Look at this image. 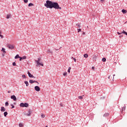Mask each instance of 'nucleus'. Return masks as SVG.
<instances>
[{
	"label": "nucleus",
	"instance_id": "obj_1",
	"mask_svg": "<svg viewBox=\"0 0 127 127\" xmlns=\"http://www.w3.org/2000/svg\"><path fill=\"white\" fill-rule=\"evenodd\" d=\"M53 4V2L50 0H47L46 2L44 4V5L47 7V8H52Z\"/></svg>",
	"mask_w": 127,
	"mask_h": 127
},
{
	"label": "nucleus",
	"instance_id": "obj_2",
	"mask_svg": "<svg viewBox=\"0 0 127 127\" xmlns=\"http://www.w3.org/2000/svg\"><path fill=\"white\" fill-rule=\"evenodd\" d=\"M52 8H55V9H62V7H60L58 3L56 2H53Z\"/></svg>",
	"mask_w": 127,
	"mask_h": 127
},
{
	"label": "nucleus",
	"instance_id": "obj_3",
	"mask_svg": "<svg viewBox=\"0 0 127 127\" xmlns=\"http://www.w3.org/2000/svg\"><path fill=\"white\" fill-rule=\"evenodd\" d=\"M35 62L38 66H43V63L41 62V59L40 58H38V60H35Z\"/></svg>",
	"mask_w": 127,
	"mask_h": 127
},
{
	"label": "nucleus",
	"instance_id": "obj_4",
	"mask_svg": "<svg viewBox=\"0 0 127 127\" xmlns=\"http://www.w3.org/2000/svg\"><path fill=\"white\" fill-rule=\"evenodd\" d=\"M31 114H32V112L30 110H27L24 112V115H25V116H27V117H30Z\"/></svg>",
	"mask_w": 127,
	"mask_h": 127
},
{
	"label": "nucleus",
	"instance_id": "obj_5",
	"mask_svg": "<svg viewBox=\"0 0 127 127\" xmlns=\"http://www.w3.org/2000/svg\"><path fill=\"white\" fill-rule=\"evenodd\" d=\"M20 107H21L22 108H24V107L25 108H27V107H28V104L27 103H21L20 104Z\"/></svg>",
	"mask_w": 127,
	"mask_h": 127
},
{
	"label": "nucleus",
	"instance_id": "obj_6",
	"mask_svg": "<svg viewBox=\"0 0 127 127\" xmlns=\"http://www.w3.org/2000/svg\"><path fill=\"white\" fill-rule=\"evenodd\" d=\"M6 47H7V48H8L9 49H13V48H14V45L10 44H7L6 45Z\"/></svg>",
	"mask_w": 127,
	"mask_h": 127
},
{
	"label": "nucleus",
	"instance_id": "obj_7",
	"mask_svg": "<svg viewBox=\"0 0 127 127\" xmlns=\"http://www.w3.org/2000/svg\"><path fill=\"white\" fill-rule=\"evenodd\" d=\"M34 89L37 92H39L40 91V87L38 86H35Z\"/></svg>",
	"mask_w": 127,
	"mask_h": 127
},
{
	"label": "nucleus",
	"instance_id": "obj_8",
	"mask_svg": "<svg viewBox=\"0 0 127 127\" xmlns=\"http://www.w3.org/2000/svg\"><path fill=\"white\" fill-rule=\"evenodd\" d=\"M29 83L30 84H33V83H37V84H39V83L38 82H37V81H36V80H31V79H30L29 80Z\"/></svg>",
	"mask_w": 127,
	"mask_h": 127
},
{
	"label": "nucleus",
	"instance_id": "obj_9",
	"mask_svg": "<svg viewBox=\"0 0 127 127\" xmlns=\"http://www.w3.org/2000/svg\"><path fill=\"white\" fill-rule=\"evenodd\" d=\"M28 75L30 78H34V76L31 74V73H30L29 71H28Z\"/></svg>",
	"mask_w": 127,
	"mask_h": 127
},
{
	"label": "nucleus",
	"instance_id": "obj_10",
	"mask_svg": "<svg viewBox=\"0 0 127 127\" xmlns=\"http://www.w3.org/2000/svg\"><path fill=\"white\" fill-rule=\"evenodd\" d=\"M11 99L13 101H16V97L15 95L11 96Z\"/></svg>",
	"mask_w": 127,
	"mask_h": 127
},
{
	"label": "nucleus",
	"instance_id": "obj_11",
	"mask_svg": "<svg viewBox=\"0 0 127 127\" xmlns=\"http://www.w3.org/2000/svg\"><path fill=\"white\" fill-rule=\"evenodd\" d=\"M25 59H26V56H23L22 57H20V60H20V61H21V60H24Z\"/></svg>",
	"mask_w": 127,
	"mask_h": 127
},
{
	"label": "nucleus",
	"instance_id": "obj_12",
	"mask_svg": "<svg viewBox=\"0 0 127 127\" xmlns=\"http://www.w3.org/2000/svg\"><path fill=\"white\" fill-rule=\"evenodd\" d=\"M122 12H123L124 14H126V13H127V10L123 9L122 10Z\"/></svg>",
	"mask_w": 127,
	"mask_h": 127
},
{
	"label": "nucleus",
	"instance_id": "obj_13",
	"mask_svg": "<svg viewBox=\"0 0 127 127\" xmlns=\"http://www.w3.org/2000/svg\"><path fill=\"white\" fill-rule=\"evenodd\" d=\"M24 83H25L26 87H28V86H29V83H28V81H25Z\"/></svg>",
	"mask_w": 127,
	"mask_h": 127
},
{
	"label": "nucleus",
	"instance_id": "obj_14",
	"mask_svg": "<svg viewBox=\"0 0 127 127\" xmlns=\"http://www.w3.org/2000/svg\"><path fill=\"white\" fill-rule=\"evenodd\" d=\"M1 112H5V108H4L3 107H1L0 109Z\"/></svg>",
	"mask_w": 127,
	"mask_h": 127
},
{
	"label": "nucleus",
	"instance_id": "obj_15",
	"mask_svg": "<svg viewBox=\"0 0 127 127\" xmlns=\"http://www.w3.org/2000/svg\"><path fill=\"white\" fill-rule=\"evenodd\" d=\"M1 51L3 52V53H6V52L5 51V49L2 48L1 50Z\"/></svg>",
	"mask_w": 127,
	"mask_h": 127
},
{
	"label": "nucleus",
	"instance_id": "obj_16",
	"mask_svg": "<svg viewBox=\"0 0 127 127\" xmlns=\"http://www.w3.org/2000/svg\"><path fill=\"white\" fill-rule=\"evenodd\" d=\"M18 58H20V57H19V55H16V56L14 57V59H17Z\"/></svg>",
	"mask_w": 127,
	"mask_h": 127
},
{
	"label": "nucleus",
	"instance_id": "obj_17",
	"mask_svg": "<svg viewBox=\"0 0 127 127\" xmlns=\"http://www.w3.org/2000/svg\"><path fill=\"white\" fill-rule=\"evenodd\" d=\"M10 17H11L10 14H7V15H6V18H7V19H8V18H10Z\"/></svg>",
	"mask_w": 127,
	"mask_h": 127
},
{
	"label": "nucleus",
	"instance_id": "obj_18",
	"mask_svg": "<svg viewBox=\"0 0 127 127\" xmlns=\"http://www.w3.org/2000/svg\"><path fill=\"white\" fill-rule=\"evenodd\" d=\"M83 97H84V95L79 96L78 99H79V100H83Z\"/></svg>",
	"mask_w": 127,
	"mask_h": 127
},
{
	"label": "nucleus",
	"instance_id": "obj_19",
	"mask_svg": "<svg viewBox=\"0 0 127 127\" xmlns=\"http://www.w3.org/2000/svg\"><path fill=\"white\" fill-rule=\"evenodd\" d=\"M41 117L42 119H44V118H45V115H44L43 114H41Z\"/></svg>",
	"mask_w": 127,
	"mask_h": 127
},
{
	"label": "nucleus",
	"instance_id": "obj_20",
	"mask_svg": "<svg viewBox=\"0 0 127 127\" xmlns=\"http://www.w3.org/2000/svg\"><path fill=\"white\" fill-rule=\"evenodd\" d=\"M33 5H34V4H33L32 3H29L28 4V6H33Z\"/></svg>",
	"mask_w": 127,
	"mask_h": 127
},
{
	"label": "nucleus",
	"instance_id": "obj_21",
	"mask_svg": "<svg viewBox=\"0 0 127 127\" xmlns=\"http://www.w3.org/2000/svg\"><path fill=\"white\" fill-rule=\"evenodd\" d=\"M106 60H106V58H102V62H106Z\"/></svg>",
	"mask_w": 127,
	"mask_h": 127
},
{
	"label": "nucleus",
	"instance_id": "obj_22",
	"mask_svg": "<svg viewBox=\"0 0 127 127\" xmlns=\"http://www.w3.org/2000/svg\"><path fill=\"white\" fill-rule=\"evenodd\" d=\"M84 58H88V54H84Z\"/></svg>",
	"mask_w": 127,
	"mask_h": 127
},
{
	"label": "nucleus",
	"instance_id": "obj_23",
	"mask_svg": "<svg viewBox=\"0 0 127 127\" xmlns=\"http://www.w3.org/2000/svg\"><path fill=\"white\" fill-rule=\"evenodd\" d=\"M3 115L4 117H6V116H7V112H4Z\"/></svg>",
	"mask_w": 127,
	"mask_h": 127
},
{
	"label": "nucleus",
	"instance_id": "obj_24",
	"mask_svg": "<svg viewBox=\"0 0 127 127\" xmlns=\"http://www.w3.org/2000/svg\"><path fill=\"white\" fill-rule=\"evenodd\" d=\"M108 116H109V113H105L103 117H108Z\"/></svg>",
	"mask_w": 127,
	"mask_h": 127
},
{
	"label": "nucleus",
	"instance_id": "obj_25",
	"mask_svg": "<svg viewBox=\"0 0 127 127\" xmlns=\"http://www.w3.org/2000/svg\"><path fill=\"white\" fill-rule=\"evenodd\" d=\"M22 78H23L24 79H26V75H24L23 74L22 76Z\"/></svg>",
	"mask_w": 127,
	"mask_h": 127
},
{
	"label": "nucleus",
	"instance_id": "obj_26",
	"mask_svg": "<svg viewBox=\"0 0 127 127\" xmlns=\"http://www.w3.org/2000/svg\"><path fill=\"white\" fill-rule=\"evenodd\" d=\"M19 127H23V124H22V123H20V124H19Z\"/></svg>",
	"mask_w": 127,
	"mask_h": 127
},
{
	"label": "nucleus",
	"instance_id": "obj_27",
	"mask_svg": "<svg viewBox=\"0 0 127 127\" xmlns=\"http://www.w3.org/2000/svg\"><path fill=\"white\" fill-rule=\"evenodd\" d=\"M5 107H8V102H5Z\"/></svg>",
	"mask_w": 127,
	"mask_h": 127
},
{
	"label": "nucleus",
	"instance_id": "obj_28",
	"mask_svg": "<svg viewBox=\"0 0 127 127\" xmlns=\"http://www.w3.org/2000/svg\"><path fill=\"white\" fill-rule=\"evenodd\" d=\"M70 70H71V67H68L67 72H68V73H70Z\"/></svg>",
	"mask_w": 127,
	"mask_h": 127
},
{
	"label": "nucleus",
	"instance_id": "obj_29",
	"mask_svg": "<svg viewBox=\"0 0 127 127\" xmlns=\"http://www.w3.org/2000/svg\"><path fill=\"white\" fill-rule=\"evenodd\" d=\"M24 0V2H25V3H27L28 2V0Z\"/></svg>",
	"mask_w": 127,
	"mask_h": 127
},
{
	"label": "nucleus",
	"instance_id": "obj_30",
	"mask_svg": "<svg viewBox=\"0 0 127 127\" xmlns=\"http://www.w3.org/2000/svg\"><path fill=\"white\" fill-rule=\"evenodd\" d=\"M122 33H124V34H126V35L127 36V32L125 31H123V32H122Z\"/></svg>",
	"mask_w": 127,
	"mask_h": 127
},
{
	"label": "nucleus",
	"instance_id": "obj_31",
	"mask_svg": "<svg viewBox=\"0 0 127 127\" xmlns=\"http://www.w3.org/2000/svg\"><path fill=\"white\" fill-rule=\"evenodd\" d=\"M48 52L49 53H53V52L50 51V50H48Z\"/></svg>",
	"mask_w": 127,
	"mask_h": 127
},
{
	"label": "nucleus",
	"instance_id": "obj_32",
	"mask_svg": "<svg viewBox=\"0 0 127 127\" xmlns=\"http://www.w3.org/2000/svg\"><path fill=\"white\" fill-rule=\"evenodd\" d=\"M12 65L13 66H16V64H15V62H14L12 63Z\"/></svg>",
	"mask_w": 127,
	"mask_h": 127
},
{
	"label": "nucleus",
	"instance_id": "obj_33",
	"mask_svg": "<svg viewBox=\"0 0 127 127\" xmlns=\"http://www.w3.org/2000/svg\"><path fill=\"white\" fill-rule=\"evenodd\" d=\"M76 26H78V27H80L81 24H76Z\"/></svg>",
	"mask_w": 127,
	"mask_h": 127
},
{
	"label": "nucleus",
	"instance_id": "obj_34",
	"mask_svg": "<svg viewBox=\"0 0 127 127\" xmlns=\"http://www.w3.org/2000/svg\"><path fill=\"white\" fill-rule=\"evenodd\" d=\"M11 106H12L11 109H14V106L13 104H11Z\"/></svg>",
	"mask_w": 127,
	"mask_h": 127
},
{
	"label": "nucleus",
	"instance_id": "obj_35",
	"mask_svg": "<svg viewBox=\"0 0 127 127\" xmlns=\"http://www.w3.org/2000/svg\"><path fill=\"white\" fill-rule=\"evenodd\" d=\"M64 76H67V72H64Z\"/></svg>",
	"mask_w": 127,
	"mask_h": 127
},
{
	"label": "nucleus",
	"instance_id": "obj_36",
	"mask_svg": "<svg viewBox=\"0 0 127 127\" xmlns=\"http://www.w3.org/2000/svg\"><path fill=\"white\" fill-rule=\"evenodd\" d=\"M126 110V107H124L122 108V111H124Z\"/></svg>",
	"mask_w": 127,
	"mask_h": 127
},
{
	"label": "nucleus",
	"instance_id": "obj_37",
	"mask_svg": "<svg viewBox=\"0 0 127 127\" xmlns=\"http://www.w3.org/2000/svg\"><path fill=\"white\" fill-rule=\"evenodd\" d=\"M0 38L2 39V38H3V36H2V35H1L0 34Z\"/></svg>",
	"mask_w": 127,
	"mask_h": 127
},
{
	"label": "nucleus",
	"instance_id": "obj_38",
	"mask_svg": "<svg viewBox=\"0 0 127 127\" xmlns=\"http://www.w3.org/2000/svg\"><path fill=\"white\" fill-rule=\"evenodd\" d=\"M77 31H78V32H81V29H78Z\"/></svg>",
	"mask_w": 127,
	"mask_h": 127
},
{
	"label": "nucleus",
	"instance_id": "obj_39",
	"mask_svg": "<svg viewBox=\"0 0 127 127\" xmlns=\"http://www.w3.org/2000/svg\"><path fill=\"white\" fill-rule=\"evenodd\" d=\"M73 60H74V62H76V59L74 58H73Z\"/></svg>",
	"mask_w": 127,
	"mask_h": 127
},
{
	"label": "nucleus",
	"instance_id": "obj_40",
	"mask_svg": "<svg viewBox=\"0 0 127 127\" xmlns=\"http://www.w3.org/2000/svg\"><path fill=\"white\" fill-rule=\"evenodd\" d=\"M60 106H61V107H63V104H61Z\"/></svg>",
	"mask_w": 127,
	"mask_h": 127
},
{
	"label": "nucleus",
	"instance_id": "obj_41",
	"mask_svg": "<svg viewBox=\"0 0 127 127\" xmlns=\"http://www.w3.org/2000/svg\"><path fill=\"white\" fill-rule=\"evenodd\" d=\"M92 69H93V70H94V69H95V67H94V66L92 67Z\"/></svg>",
	"mask_w": 127,
	"mask_h": 127
},
{
	"label": "nucleus",
	"instance_id": "obj_42",
	"mask_svg": "<svg viewBox=\"0 0 127 127\" xmlns=\"http://www.w3.org/2000/svg\"><path fill=\"white\" fill-rule=\"evenodd\" d=\"M108 79H111V76H109L108 77Z\"/></svg>",
	"mask_w": 127,
	"mask_h": 127
},
{
	"label": "nucleus",
	"instance_id": "obj_43",
	"mask_svg": "<svg viewBox=\"0 0 127 127\" xmlns=\"http://www.w3.org/2000/svg\"><path fill=\"white\" fill-rule=\"evenodd\" d=\"M11 92H10V91H7V93H10Z\"/></svg>",
	"mask_w": 127,
	"mask_h": 127
},
{
	"label": "nucleus",
	"instance_id": "obj_44",
	"mask_svg": "<svg viewBox=\"0 0 127 127\" xmlns=\"http://www.w3.org/2000/svg\"><path fill=\"white\" fill-rule=\"evenodd\" d=\"M117 33L119 34V35H120V34H121V33H120V32H117Z\"/></svg>",
	"mask_w": 127,
	"mask_h": 127
},
{
	"label": "nucleus",
	"instance_id": "obj_45",
	"mask_svg": "<svg viewBox=\"0 0 127 127\" xmlns=\"http://www.w3.org/2000/svg\"><path fill=\"white\" fill-rule=\"evenodd\" d=\"M104 0H101V1H102V2H103V1H104Z\"/></svg>",
	"mask_w": 127,
	"mask_h": 127
},
{
	"label": "nucleus",
	"instance_id": "obj_46",
	"mask_svg": "<svg viewBox=\"0 0 127 127\" xmlns=\"http://www.w3.org/2000/svg\"><path fill=\"white\" fill-rule=\"evenodd\" d=\"M82 34H83V35H85V32H83Z\"/></svg>",
	"mask_w": 127,
	"mask_h": 127
},
{
	"label": "nucleus",
	"instance_id": "obj_47",
	"mask_svg": "<svg viewBox=\"0 0 127 127\" xmlns=\"http://www.w3.org/2000/svg\"><path fill=\"white\" fill-rule=\"evenodd\" d=\"M2 56L3 57V56H4V54H2Z\"/></svg>",
	"mask_w": 127,
	"mask_h": 127
},
{
	"label": "nucleus",
	"instance_id": "obj_48",
	"mask_svg": "<svg viewBox=\"0 0 127 127\" xmlns=\"http://www.w3.org/2000/svg\"><path fill=\"white\" fill-rule=\"evenodd\" d=\"M115 76H116V75L114 74V75H113V77H115Z\"/></svg>",
	"mask_w": 127,
	"mask_h": 127
},
{
	"label": "nucleus",
	"instance_id": "obj_49",
	"mask_svg": "<svg viewBox=\"0 0 127 127\" xmlns=\"http://www.w3.org/2000/svg\"><path fill=\"white\" fill-rule=\"evenodd\" d=\"M73 58H74L72 57V58H71V59H73Z\"/></svg>",
	"mask_w": 127,
	"mask_h": 127
},
{
	"label": "nucleus",
	"instance_id": "obj_50",
	"mask_svg": "<svg viewBox=\"0 0 127 127\" xmlns=\"http://www.w3.org/2000/svg\"><path fill=\"white\" fill-rule=\"evenodd\" d=\"M46 127H48V126H46Z\"/></svg>",
	"mask_w": 127,
	"mask_h": 127
},
{
	"label": "nucleus",
	"instance_id": "obj_51",
	"mask_svg": "<svg viewBox=\"0 0 127 127\" xmlns=\"http://www.w3.org/2000/svg\"><path fill=\"white\" fill-rule=\"evenodd\" d=\"M1 33L0 32V34H1Z\"/></svg>",
	"mask_w": 127,
	"mask_h": 127
}]
</instances>
